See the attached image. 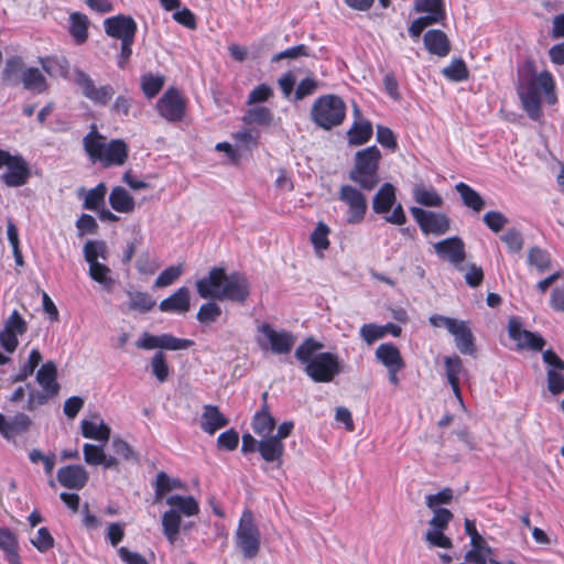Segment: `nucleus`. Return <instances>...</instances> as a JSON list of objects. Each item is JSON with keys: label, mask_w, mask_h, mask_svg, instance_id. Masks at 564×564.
<instances>
[{"label": "nucleus", "mask_w": 564, "mask_h": 564, "mask_svg": "<svg viewBox=\"0 0 564 564\" xmlns=\"http://www.w3.org/2000/svg\"><path fill=\"white\" fill-rule=\"evenodd\" d=\"M196 290L202 299L243 303L250 294V283L240 272L227 274L224 268L215 267L196 281Z\"/></svg>", "instance_id": "obj_1"}, {"label": "nucleus", "mask_w": 564, "mask_h": 564, "mask_svg": "<svg viewBox=\"0 0 564 564\" xmlns=\"http://www.w3.org/2000/svg\"><path fill=\"white\" fill-rule=\"evenodd\" d=\"M323 344L313 338L305 339L295 350V357L305 365L306 375L315 382H330L343 371L338 355L317 352Z\"/></svg>", "instance_id": "obj_2"}, {"label": "nucleus", "mask_w": 564, "mask_h": 564, "mask_svg": "<svg viewBox=\"0 0 564 564\" xmlns=\"http://www.w3.org/2000/svg\"><path fill=\"white\" fill-rule=\"evenodd\" d=\"M169 507L161 516L162 533L167 542L174 545L181 531H189L193 521H183V518L196 517L199 513V503L193 496L171 495L165 498Z\"/></svg>", "instance_id": "obj_3"}, {"label": "nucleus", "mask_w": 564, "mask_h": 564, "mask_svg": "<svg viewBox=\"0 0 564 564\" xmlns=\"http://www.w3.org/2000/svg\"><path fill=\"white\" fill-rule=\"evenodd\" d=\"M554 80L549 72H542L539 75L520 83L518 95L522 107L530 119L538 121L542 117L541 102L542 96L550 105L557 101L554 93Z\"/></svg>", "instance_id": "obj_4"}, {"label": "nucleus", "mask_w": 564, "mask_h": 564, "mask_svg": "<svg viewBox=\"0 0 564 564\" xmlns=\"http://www.w3.org/2000/svg\"><path fill=\"white\" fill-rule=\"evenodd\" d=\"M381 153L376 145L368 147L356 153L355 164L349 178L365 191H372L379 183V162Z\"/></svg>", "instance_id": "obj_5"}, {"label": "nucleus", "mask_w": 564, "mask_h": 564, "mask_svg": "<svg viewBox=\"0 0 564 564\" xmlns=\"http://www.w3.org/2000/svg\"><path fill=\"white\" fill-rule=\"evenodd\" d=\"M346 104L337 95L318 97L311 108V120L324 130H332L343 123L346 118Z\"/></svg>", "instance_id": "obj_6"}, {"label": "nucleus", "mask_w": 564, "mask_h": 564, "mask_svg": "<svg viewBox=\"0 0 564 564\" xmlns=\"http://www.w3.org/2000/svg\"><path fill=\"white\" fill-rule=\"evenodd\" d=\"M236 546L245 558H254L261 546V534L250 510H245L235 533Z\"/></svg>", "instance_id": "obj_7"}, {"label": "nucleus", "mask_w": 564, "mask_h": 564, "mask_svg": "<svg viewBox=\"0 0 564 564\" xmlns=\"http://www.w3.org/2000/svg\"><path fill=\"white\" fill-rule=\"evenodd\" d=\"M395 187L391 183H384L372 198V209L376 214L383 215L387 223L402 226L406 216L402 205H395Z\"/></svg>", "instance_id": "obj_8"}, {"label": "nucleus", "mask_w": 564, "mask_h": 564, "mask_svg": "<svg viewBox=\"0 0 564 564\" xmlns=\"http://www.w3.org/2000/svg\"><path fill=\"white\" fill-rule=\"evenodd\" d=\"M0 170H4L0 180L8 187H21L31 177V169L26 160L19 153L12 154L0 149Z\"/></svg>", "instance_id": "obj_9"}, {"label": "nucleus", "mask_w": 564, "mask_h": 564, "mask_svg": "<svg viewBox=\"0 0 564 564\" xmlns=\"http://www.w3.org/2000/svg\"><path fill=\"white\" fill-rule=\"evenodd\" d=\"M256 340L262 350H271L276 355L289 354L295 344V337L290 332H278L268 323L258 327Z\"/></svg>", "instance_id": "obj_10"}, {"label": "nucleus", "mask_w": 564, "mask_h": 564, "mask_svg": "<svg viewBox=\"0 0 564 564\" xmlns=\"http://www.w3.org/2000/svg\"><path fill=\"white\" fill-rule=\"evenodd\" d=\"M338 199L344 203L346 209V223L349 225H358L364 221L368 203L366 196L351 185H343L338 192Z\"/></svg>", "instance_id": "obj_11"}, {"label": "nucleus", "mask_w": 564, "mask_h": 564, "mask_svg": "<svg viewBox=\"0 0 564 564\" xmlns=\"http://www.w3.org/2000/svg\"><path fill=\"white\" fill-rule=\"evenodd\" d=\"M433 517L429 521V530L425 533V541L430 547L451 549L452 540L444 534L449 522L453 519V513L448 509H435Z\"/></svg>", "instance_id": "obj_12"}, {"label": "nucleus", "mask_w": 564, "mask_h": 564, "mask_svg": "<svg viewBox=\"0 0 564 564\" xmlns=\"http://www.w3.org/2000/svg\"><path fill=\"white\" fill-rule=\"evenodd\" d=\"M159 115L169 122L183 120L186 110V100L178 89L170 87L158 100Z\"/></svg>", "instance_id": "obj_13"}, {"label": "nucleus", "mask_w": 564, "mask_h": 564, "mask_svg": "<svg viewBox=\"0 0 564 564\" xmlns=\"http://www.w3.org/2000/svg\"><path fill=\"white\" fill-rule=\"evenodd\" d=\"M75 83L80 87L83 95L97 106H107L115 95L112 86L97 87L91 77L83 70H76Z\"/></svg>", "instance_id": "obj_14"}, {"label": "nucleus", "mask_w": 564, "mask_h": 564, "mask_svg": "<svg viewBox=\"0 0 564 564\" xmlns=\"http://www.w3.org/2000/svg\"><path fill=\"white\" fill-rule=\"evenodd\" d=\"M410 212L424 234L441 236L449 230V218L444 214L420 207H411Z\"/></svg>", "instance_id": "obj_15"}, {"label": "nucleus", "mask_w": 564, "mask_h": 564, "mask_svg": "<svg viewBox=\"0 0 564 564\" xmlns=\"http://www.w3.org/2000/svg\"><path fill=\"white\" fill-rule=\"evenodd\" d=\"M508 335L517 343L518 349L541 351L545 345L544 338L538 334L527 330L518 317H511L508 322Z\"/></svg>", "instance_id": "obj_16"}, {"label": "nucleus", "mask_w": 564, "mask_h": 564, "mask_svg": "<svg viewBox=\"0 0 564 564\" xmlns=\"http://www.w3.org/2000/svg\"><path fill=\"white\" fill-rule=\"evenodd\" d=\"M435 253L452 263L457 270L463 271L462 263L466 259L464 241L457 237H449L437 241L433 246Z\"/></svg>", "instance_id": "obj_17"}, {"label": "nucleus", "mask_w": 564, "mask_h": 564, "mask_svg": "<svg viewBox=\"0 0 564 564\" xmlns=\"http://www.w3.org/2000/svg\"><path fill=\"white\" fill-rule=\"evenodd\" d=\"M104 29L108 36L123 42L134 40L138 25L130 15L118 14L105 19Z\"/></svg>", "instance_id": "obj_18"}, {"label": "nucleus", "mask_w": 564, "mask_h": 564, "mask_svg": "<svg viewBox=\"0 0 564 564\" xmlns=\"http://www.w3.org/2000/svg\"><path fill=\"white\" fill-rule=\"evenodd\" d=\"M128 144L121 139H112L106 143L100 163L104 167L121 166L128 159Z\"/></svg>", "instance_id": "obj_19"}, {"label": "nucleus", "mask_w": 564, "mask_h": 564, "mask_svg": "<svg viewBox=\"0 0 564 564\" xmlns=\"http://www.w3.org/2000/svg\"><path fill=\"white\" fill-rule=\"evenodd\" d=\"M57 480L65 488L79 490L87 484L88 473L80 465H68L58 469Z\"/></svg>", "instance_id": "obj_20"}, {"label": "nucleus", "mask_w": 564, "mask_h": 564, "mask_svg": "<svg viewBox=\"0 0 564 564\" xmlns=\"http://www.w3.org/2000/svg\"><path fill=\"white\" fill-rule=\"evenodd\" d=\"M191 307V292L186 286L178 288L172 295L161 301L159 308L164 313L185 314Z\"/></svg>", "instance_id": "obj_21"}, {"label": "nucleus", "mask_w": 564, "mask_h": 564, "mask_svg": "<svg viewBox=\"0 0 564 564\" xmlns=\"http://www.w3.org/2000/svg\"><path fill=\"white\" fill-rule=\"evenodd\" d=\"M107 138L91 126L90 131L83 138V147L91 163H98L105 150Z\"/></svg>", "instance_id": "obj_22"}, {"label": "nucleus", "mask_w": 564, "mask_h": 564, "mask_svg": "<svg viewBox=\"0 0 564 564\" xmlns=\"http://www.w3.org/2000/svg\"><path fill=\"white\" fill-rule=\"evenodd\" d=\"M423 43L430 54L445 57L451 52V42L441 30H429L423 36Z\"/></svg>", "instance_id": "obj_23"}, {"label": "nucleus", "mask_w": 564, "mask_h": 564, "mask_svg": "<svg viewBox=\"0 0 564 564\" xmlns=\"http://www.w3.org/2000/svg\"><path fill=\"white\" fill-rule=\"evenodd\" d=\"M413 9L416 13H422L426 19H431L435 24L443 23L446 19L444 0H414Z\"/></svg>", "instance_id": "obj_24"}, {"label": "nucleus", "mask_w": 564, "mask_h": 564, "mask_svg": "<svg viewBox=\"0 0 564 564\" xmlns=\"http://www.w3.org/2000/svg\"><path fill=\"white\" fill-rule=\"evenodd\" d=\"M228 423V419L219 411L218 406L212 404L204 406L200 417V427L205 433L213 435Z\"/></svg>", "instance_id": "obj_25"}, {"label": "nucleus", "mask_w": 564, "mask_h": 564, "mask_svg": "<svg viewBox=\"0 0 564 564\" xmlns=\"http://www.w3.org/2000/svg\"><path fill=\"white\" fill-rule=\"evenodd\" d=\"M80 426L82 434L86 438L106 443L110 437V427L98 415L90 420H83Z\"/></svg>", "instance_id": "obj_26"}, {"label": "nucleus", "mask_w": 564, "mask_h": 564, "mask_svg": "<svg viewBox=\"0 0 564 564\" xmlns=\"http://www.w3.org/2000/svg\"><path fill=\"white\" fill-rule=\"evenodd\" d=\"M258 452L265 462L281 465L284 444L271 435L264 436L259 441Z\"/></svg>", "instance_id": "obj_27"}, {"label": "nucleus", "mask_w": 564, "mask_h": 564, "mask_svg": "<svg viewBox=\"0 0 564 564\" xmlns=\"http://www.w3.org/2000/svg\"><path fill=\"white\" fill-rule=\"evenodd\" d=\"M109 204L115 212L121 214H130L135 208L134 198L121 186H115L111 189L109 194Z\"/></svg>", "instance_id": "obj_28"}, {"label": "nucleus", "mask_w": 564, "mask_h": 564, "mask_svg": "<svg viewBox=\"0 0 564 564\" xmlns=\"http://www.w3.org/2000/svg\"><path fill=\"white\" fill-rule=\"evenodd\" d=\"M451 335L454 336L455 345L462 354L474 355V335L465 321H459Z\"/></svg>", "instance_id": "obj_29"}, {"label": "nucleus", "mask_w": 564, "mask_h": 564, "mask_svg": "<svg viewBox=\"0 0 564 564\" xmlns=\"http://www.w3.org/2000/svg\"><path fill=\"white\" fill-rule=\"evenodd\" d=\"M376 358L388 368H404L400 350L391 343L380 344L376 349Z\"/></svg>", "instance_id": "obj_30"}, {"label": "nucleus", "mask_w": 564, "mask_h": 564, "mask_svg": "<svg viewBox=\"0 0 564 564\" xmlns=\"http://www.w3.org/2000/svg\"><path fill=\"white\" fill-rule=\"evenodd\" d=\"M21 84L25 90L43 94L47 89L46 78L36 67H26L21 76Z\"/></svg>", "instance_id": "obj_31"}, {"label": "nucleus", "mask_w": 564, "mask_h": 564, "mask_svg": "<svg viewBox=\"0 0 564 564\" xmlns=\"http://www.w3.org/2000/svg\"><path fill=\"white\" fill-rule=\"evenodd\" d=\"M56 378L57 369L53 361H47L42 365L36 373L37 383L42 387L43 390L51 393H57L59 390Z\"/></svg>", "instance_id": "obj_32"}, {"label": "nucleus", "mask_w": 564, "mask_h": 564, "mask_svg": "<svg viewBox=\"0 0 564 564\" xmlns=\"http://www.w3.org/2000/svg\"><path fill=\"white\" fill-rule=\"evenodd\" d=\"M0 550L3 551L9 564H20L18 552V539L13 532L7 528H0Z\"/></svg>", "instance_id": "obj_33"}, {"label": "nucleus", "mask_w": 564, "mask_h": 564, "mask_svg": "<svg viewBox=\"0 0 564 564\" xmlns=\"http://www.w3.org/2000/svg\"><path fill=\"white\" fill-rule=\"evenodd\" d=\"M446 378L452 387L454 394L462 401L459 389V376L463 371V364L458 356H448L444 359Z\"/></svg>", "instance_id": "obj_34"}, {"label": "nucleus", "mask_w": 564, "mask_h": 564, "mask_svg": "<svg viewBox=\"0 0 564 564\" xmlns=\"http://www.w3.org/2000/svg\"><path fill=\"white\" fill-rule=\"evenodd\" d=\"M275 427V420L270 414L267 404L263 405V408L256 412L252 419V429L253 432L260 436H269L272 434L273 430Z\"/></svg>", "instance_id": "obj_35"}, {"label": "nucleus", "mask_w": 564, "mask_h": 564, "mask_svg": "<svg viewBox=\"0 0 564 564\" xmlns=\"http://www.w3.org/2000/svg\"><path fill=\"white\" fill-rule=\"evenodd\" d=\"M25 68L20 56L9 57L2 70V80L9 86H17L21 83V76Z\"/></svg>", "instance_id": "obj_36"}, {"label": "nucleus", "mask_w": 564, "mask_h": 564, "mask_svg": "<svg viewBox=\"0 0 564 564\" xmlns=\"http://www.w3.org/2000/svg\"><path fill=\"white\" fill-rule=\"evenodd\" d=\"M414 200L426 207H440L443 204V197L433 187L423 184H416L413 188Z\"/></svg>", "instance_id": "obj_37"}, {"label": "nucleus", "mask_w": 564, "mask_h": 564, "mask_svg": "<svg viewBox=\"0 0 564 564\" xmlns=\"http://www.w3.org/2000/svg\"><path fill=\"white\" fill-rule=\"evenodd\" d=\"M464 205L471 210L479 213L485 207V200L478 192L466 183L459 182L455 185Z\"/></svg>", "instance_id": "obj_38"}, {"label": "nucleus", "mask_w": 564, "mask_h": 564, "mask_svg": "<svg viewBox=\"0 0 564 564\" xmlns=\"http://www.w3.org/2000/svg\"><path fill=\"white\" fill-rule=\"evenodd\" d=\"M88 18L79 12L69 15V33L76 44H83L88 37Z\"/></svg>", "instance_id": "obj_39"}, {"label": "nucleus", "mask_w": 564, "mask_h": 564, "mask_svg": "<svg viewBox=\"0 0 564 564\" xmlns=\"http://www.w3.org/2000/svg\"><path fill=\"white\" fill-rule=\"evenodd\" d=\"M184 487L183 482L177 478H171L164 471H160L156 475L155 485H154V500L161 501L163 497L174 489H182Z\"/></svg>", "instance_id": "obj_40"}, {"label": "nucleus", "mask_w": 564, "mask_h": 564, "mask_svg": "<svg viewBox=\"0 0 564 564\" xmlns=\"http://www.w3.org/2000/svg\"><path fill=\"white\" fill-rule=\"evenodd\" d=\"M348 141L352 145L368 142L372 135V124L368 120L355 121L347 132Z\"/></svg>", "instance_id": "obj_41"}, {"label": "nucleus", "mask_w": 564, "mask_h": 564, "mask_svg": "<svg viewBox=\"0 0 564 564\" xmlns=\"http://www.w3.org/2000/svg\"><path fill=\"white\" fill-rule=\"evenodd\" d=\"M107 187L104 183H99L94 188L85 192L83 207L88 210L97 212L105 206V197Z\"/></svg>", "instance_id": "obj_42"}, {"label": "nucleus", "mask_w": 564, "mask_h": 564, "mask_svg": "<svg viewBox=\"0 0 564 564\" xmlns=\"http://www.w3.org/2000/svg\"><path fill=\"white\" fill-rule=\"evenodd\" d=\"M89 276L99 283L106 291H111L115 284V279L111 275V270L104 263L97 262L89 264Z\"/></svg>", "instance_id": "obj_43"}, {"label": "nucleus", "mask_w": 564, "mask_h": 564, "mask_svg": "<svg viewBox=\"0 0 564 564\" xmlns=\"http://www.w3.org/2000/svg\"><path fill=\"white\" fill-rule=\"evenodd\" d=\"M128 296L130 299L128 304L129 311H137L140 313H147L155 306V301L147 292H131L129 291Z\"/></svg>", "instance_id": "obj_44"}, {"label": "nucleus", "mask_w": 564, "mask_h": 564, "mask_svg": "<svg viewBox=\"0 0 564 564\" xmlns=\"http://www.w3.org/2000/svg\"><path fill=\"white\" fill-rule=\"evenodd\" d=\"M329 227L326 224L319 221L314 231L311 234L310 240L318 257H323V252L329 247Z\"/></svg>", "instance_id": "obj_45"}, {"label": "nucleus", "mask_w": 564, "mask_h": 564, "mask_svg": "<svg viewBox=\"0 0 564 564\" xmlns=\"http://www.w3.org/2000/svg\"><path fill=\"white\" fill-rule=\"evenodd\" d=\"M442 74L451 82L459 83L467 80L469 72L466 63L462 58H455L451 64L443 68Z\"/></svg>", "instance_id": "obj_46"}, {"label": "nucleus", "mask_w": 564, "mask_h": 564, "mask_svg": "<svg viewBox=\"0 0 564 564\" xmlns=\"http://www.w3.org/2000/svg\"><path fill=\"white\" fill-rule=\"evenodd\" d=\"M528 264L535 268L539 273H544L551 268V256L546 250L533 247L528 253Z\"/></svg>", "instance_id": "obj_47"}, {"label": "nucleus", "mask_w": 564, "mask_h": 564, "mask_svg": "<svg viewBox=\"0 0 564 564\" xmlns=\"http://www.w3.org/2000/svg\"><path fill=\"white\" fill-rule=\"evenodd\" d=\"M84 257L89 264L99 262L98 259H107V246L101 240H88L84 246Z\"/></svg>", "instance_id": "obj_48"}, {"label": "nucleus", "mask_w": 564, "mask_h": 564, "mask_svg": "<svg viewBox=\"0 0 564 564\" xmlns=\"http://www.w3.org/2000/svg\"><path fill=\"white\" fill-rule=\"evenodd\" d=\"M165 78L162 75L151 73L141 77V89L149 99L155 97L164 86Z\"/></svg>", "instance_id": "obj_49"}, {"label": "nucleus", "mask_w": 564, "mask_h": 564, "mask_svg": "<svg viewBox=\"0 0 564 564\" xmlns=\"http://www.w3.org/2000/svg\"><path fill=\"white\" fill-rule=\"evenodd\" d=\"M30 424V417L24 413H19L14 415L11 420H8L3 436L6 438L14 437L18 434L28 431Z\"/></svg>", "instance_id": "obj_50"}, {"label": "nucleus", "mask_w": 564, "mask_h": 564, "mask_svg": "<svg viewBox=\"0 0 564 564\" xmlns=\"http://www.w3.org/2000/svg\"><path fill=\"white\" fill-rule=\"evenodd\" d=\"M42 361V355L37 349H32L28 361L20 368V370L12 377L13 382H22L29 378L39 364Z\"/></svg>", "instance_id": "obj_51"}, {"label": "nucleus", "mask_w": 564, "mask_h": 564, "mask_svg": "<svg viewBox=\"0 0 564 564\" xmlns=\"http://www.w3.org/2000/svg\"><path fill=\"white\" fill-rule=\"evenodd\" d=\"M273 120L272 111L263 106L249 109L243 116V121L247 123H257L261 126H269Z\"/></svg>", "instance_id": "obj_52"}, {"label": "nucleus", "mask_w": 564, "mask_h": 564, "mask_svg": "<svg viewBox=\"0 0 564 564\" xmlns=\"http://www.w3.org/2000/svg\"><path fill=\"white\" fill-rule=\"evenodd\" d=\"M221 315L220 306L215 302L204 303L196 315V318L199 323L210 324L215 323Z\"/></svg>", "instance_id": "obj_53"}, {"label": "nucleus", "mask_w": 564, "mask_h": 564, "mask_svg": "<svg viewBox=\"0 0 564 564\" xmlns=\"http://www.w3.org/2000/svg\"><path fill=\"white\" fill-rule=\"evenodd\" d=\"M183 273V265H171L164 269L154 282L155 288H166L173 284Z\"/></svg>", "instance_id": "obj_54"}, {"label": "nucleus", "mask_w": 564, "mask_h": 564, "mask_svg": "<svg viewBox=\"0 0 564 564\" xmlns=\"http://www.w3.org/2000/svg\"><path fill=\"white\" fill-rule=\"evenodd\" d=\"M232 138L240 151L242 149L252 150L258 144L259 134L253 133L250 129H243L234 133Z\"/></svg>", "instance_id": "obj_55"}, {"label": "nucleus", "mask_w": 564, "mask_h": 564, "mask_svg": "<svg viewBox=\"0 0 564 564\" xmlns=\"http://www.w3.org/2000/svg\"><path fill=\"white\" fill-rule=\"evenodd\" d=\"M151 369L154 377L160 382H164L170 373L169 365L162 351H158L151 359Z\"/></svg>", "instance_id": "obj_56"}, {"label": "nucleus", "mask_w": 564, "mask_h": 564, "mask_svg": "<svg viewBox=\"0 0 564 564\" xmlns=\"http://www.w3.org/2000/svg\"><path fill=\"white\" fill-rule=\"evenodd\" d=\"M32 545L41 553H45L54 546V538L47 528H40L34 538L31 539Z\"/></svg>", "instance_id": "obj_57"}, {"label": "nucleus", "mask_w": 564, "mask_h": 564, "mask_svg": "<svg viewBox=\"0 0 564 564\" xmlns=\"http://www.w3.org/2000/svg\"><path fill=\"white\" fill-rule=\"evenodd\" d=\"M453 499V490L451 488H444L437 494L427 495L425 497V503L429 509L435 510L441 509V505H447Z\"/></svg>", "instance_id": "obj_58"}, {"label": "nucleus", "mask_w": 564, "mask_h": 564, "mask_svg": "<svg viewBox=\"0 0 564 564\" xmlns=\"http://www.w3.org/2000/svg\"><path fill=\"white\" fill-rule=\"evenodd\" d=\"M3 328L20 336L26 332L28 324L25 319L21 316V314L17 310H14L6 319Z\"/></svg>", "instance_id": "obj_59"}, {"label": "nucleus", "mask_w": 564, "mask_h": 564, "mask_svg": "<svg viewBox=\"0 0 564 564\" xmlns=\"http://www.w3.org/2000/svg\"><path fill=\"white\" fill-rule=\"evenodd\" d=\"M359 335L368 345H372L378 339L384 337L381 325L375 323L364 324L359 329Z\"/></svg>", "instance_id": "obj_60"}, {"label": "nucleus", "mask_w": 564, "mask_h": 564, "mask_svg": "<svg viewBox=\"0 0 564 564\" xmlns=\"http://www.w3.org/2000/svg\"><path fill=\"white\" fill-rule=\"evenodd\" d=\"M491 549L488 545L471 547L465 554V561L469 564H487Z\"/></svg>", "instance_id": "obj_61"}, {"label": "nucleus", "mask_w": 564, "mask_h": 564, "mask_svg": "<svg viewBox=\"0 0 564 564\" xmlns=\"http://www.w3.org/2000/svg\"><path fill=\"white\" fill-rule=\"evenodd\" d=\"M84 459L88 465L97 466L100 465L105 458V452L102 447L86 443L83 447Z\"/></svg>", "instance_id": "obj_62"}, {"label": "nucleus", "mask_w": 564, "mask_h": 564, "mask_svg": "<svg viewBox=\"0 0 564 564\" xmlns=\"http://www.w3.org/2000/svg\"><path fill=\"white\" fill-rule=\"evenodd\" d=\"M318 87V83L313 77L303 78L299 84L294 93V100L299 101L305 97L315 93Z\"/></svg>", "instance_id": "obj_63"}, {"label": "nucleus", "mask_w": 564, "mask_h": 564, "mask_svg": "<svg viewBox=\"0 0 564 564\" xmlns=\"http://www.w3.org/2000/svg\"><path fill=\"white\" fill-rule=\"evenodd\" d=\"M547 390L553 395H558L564 392V375L563 372H555L554 370L546 371Z\"/></svg>", "instance_id": "obj_64"}]
</instances>
